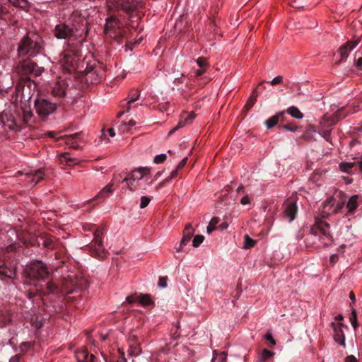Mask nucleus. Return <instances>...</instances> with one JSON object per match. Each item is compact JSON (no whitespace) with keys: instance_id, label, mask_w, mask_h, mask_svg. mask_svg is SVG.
<instances>
[{"instance_id":"nucleus-1","label":"nucleus","mask_w":362,"mask_h":362,"mask_svg":"<svg viewBox=\"0 0 362 362\" xmlns=\"http://www.w3.org/2000/svg\"><path fill=\"white\" fill-rule=\"evenodd\" d=\"M45 69L39 66L30 59H25L21 61L16 67L17 74L21 77V80L25 81L23 84L19 83L16 86V91L18 96L21 99H30V92L28 94L25 93V88L28 86L30 89L32 82L28 79V76L32 75L34 76H40L44 72Z\"/></svg>"},{"instance_id":"nucleus-2","label":"nucleus","mask_w":362,"mask_h":362,"mask_svg":"<svg viewBox=\"0 0 362 362\" xmlns=\"http://www.w3.org/2000/svg\"><path fill=\"white\" fill-rule=\"evenodd\" d=\"M151 169L148 167H139L129 172L122 179L127 187L132 191L146 189L151 182Z\"/></svg>"},{"instance_id":"nucleus-3","label":"nucleus","mask_w":362,"mask_h":362,"mask_svg":"<svg viewBox=\"0 0 362 362\" xmlns=\"http://www.w3.org/2000/svg\"><path fill=\"white\" fill-rule=\"evenodd\" d=\"M42 48L41 39L36 35L25 36L21 40L18 51L20 55L35 57Z\"/></svg>"},{"instance_id":"nucleus-4","label":"nucleus","mask_w":362,"mask_h":362,"mask_svg":"<svg viewBox=\"0 0 362 362\" xmlns=\"http://www.w3.org/2000/svg\"><path fill=\"white\" fill-rule=\"evenodd\" d=\"M311 232L315 236H319L325 245H329L332 241V235L329 233V224L320 218L315 219Z\"/></svg>"},{"instance_id":"nucleus-5","label":"nucleus","mask_w":362,"mask_h":362,"mask_svg":"<svg viewBox=\"0 0 362 362\" xmlns=\"http://www.w3.org/2000/svg\"><path fill=\"white\" fill-rule=\"evenodd\" d=\"M79 56L75 50L67 49L62 54L59 63L64 70L72 72L78 67Z\"/></svg>"},{"instance_id":"nucleus-6","label":"nucleus","mask_w":362,"mask_h":362,"mask_svg":"<svg viewBox=\"0 0 362 362\" xmlns=\"http://www.w3.org/2000/svg\"><path fill=\"white\" fill-rule=\"evenodd\" d=\"M26 272L31 279L45 281L48 278L49 272L45 264L40 261H34L28 266Z\"/></svg>"},{"instance_id":"nucleus-7","label":"nucleus","mask_w":362,"mask_h":362,"mask_svg":"<svg viewBox=\"0 0 362 362\" xmlns=\"http://www.w3.org/2000/svg\"><path fill=\"white\" fill-rule=\"evenodd\" d=\"M105 33L111 38H117L122 35V24L116 18L111 16L106 20Z\"/></svg>"},{"instance_id":"nucleus-8","label":"nucleus","mask_w":362,"mask_h":362,"mask_svg":"<svg viewBox=\"0 0 362 362\" xmlns=\"http://www.w3.org/2000/svg\"><path fill=\"white\" fill-rule=\"evenodd\" d=\"M37 113L42 117H47L54 112L57 108L55 103L45 98H37L35 100Z\"/></svg>"},{"instance_id":"nucleus-9","label":"nucleus","mask_w":362,"mask_h":362,"mask_svg":"<svg viewBox=\"0 0 362 362\" xmlns=\"http://www.w3.org/2000/svg\"><path fill=\"white\" fill-rule=\"evenodd\" d=\"M103 230L98 229L94 232V237L92 245L90 246V249L92 255L103 257L106 253V249L103 245L102 240Z\"/></svg>"},{"instance_id":"nucleus-10","label":"nucleus","mask_w":362,"mask_h":362,"mask_svg":"<svg viewBox=\"0 0 362 362\" xmlns=\"http://www.w3.org/2000/svg\"><path fill=\"white\" fill-rule=\"evenodd\" d=\"M17 175H24L25 179L23 180L27 182V185L29 187H33L37 185L43 177L44 173L42 170H38L36 171L30 170L28 172L23 173L18 171Z\"/></svg>"},{"instance_id":"nucleus-11","label":"nucleus","mask_w":362,"mask_h":362,"mask_svg":"<svg viewBox=\"0 0 362 362\" xmlns=\"http://www.w3.org/2000/svg\"><path fill=\"white\" fill-rule=\"evenodd\" d=\"M126 302L132 304L138 302L140 305L148 306L153 304L151 296L148 294H141L135 293L126 298Z\"/></svg>"},{"instance_id":"nucleus-12","label":"nucleus","mask_w":362,"mask_h":362,"mask_svg":"<svg viewBox=\"0 0 362 362\" xmlns=\"http://www.w3.org/2000/svg\"><path fill=\"white\" fill-rule=\"evenodd\" d=\"M54 35L57 39L69 40L73 37L74 31L67 25L60 23L55 26Z\"/></svg>"},{"instance_id":"nucleus-13","label":"nucleus","mask_w":362,"mask_h":362,"mask_svg":"<svg viewBox=\"0 0 362 362\" xmlns=\"http://www.w3.org/2000/svg\"><path fill=\"white\" fill-rule=\"evenodd\" d=\"M47 135L49 136H50V137L54 138L56 140H59V139L64 140L65 144L69 146V147L70 148L75 149V148H78V144L75 141V139L78 136L77 134H72V135L65 136H58V137H55V136L57 135V134L55 132H49L47 133Z\"/></svg>"},{"instance_id":"nucleus-14","label":"nucleus","mask_w":362,"mask_h":362,"mask_svg":"<svg viewBox=\"0 0 362 362\" xmlns=\"http://www.w3.org/2000/svg\"><path fill=\"white\" fill-rule=\"evenodd\" d=\"M297 211L298 207L295 202L287 201L284 204V213L285 216L288 218L289 222H291L296 218Z\"/></svg>"},{"instance_id":"nucleus-15","label":"nucleus","mask_w":362,"mask_h":362,"mask_svg":"<svg viewBox=\"0 0 362 362\" xmlns=\"http://www.w3.org/2000/svg\"><path fill=\"white\" fill-rule=\"evenodd\" d=\"M339 169L346 173H351L353 170H358L362 173V160L356 162H341L339 165Z\"/></svg>"},{"instance_id":"nucleus-16","label":"nucleus","mask_w":362,"mask_h":362,"mask_svg":"<svg viewBox=\"0 0 362 362\" xmlns=\"http://www.w3.org/2000/svg\"><path fill=\"white\" fill-rule=\"evenodd\" d=\"M67 86L64 80L58 79L52 86V93L54 96L62 97L65 95Z\"/></svg>"},{"instance_id":"nucleus-17","label":"nucleus","mask_w":362,"mask_h":362,"mask_svg":"<svg viewBox=\"0 0 362 362\" xmlns=\"http://www.w3.org/2000/svg\"><path fill=\"white\" fill-rule=\"evenodd\" d=\"M332 325L334 326V339L335 341L339 343L340 345H345V337L344 332L341 329L342 324L339 323L338 325H335L334 322H332Z\"/></svg>"},{"instance_id":"nucleus-18","label":"nucleus","mask_w":362,"mask_h":362,"mask_svg":"<svg viewBox=\"0 0 362 362\" xmlns=\"http://www.w3.org/2000/svg\"><path fill=\"white\" fill-rule=\"evenodd\" d=\"M136 4L134 1L130 0H123L119 4H117L115 5L112 8H115L117 10L121 8L122 10L126 12H130L134 11L136 8ZM110 8H112L111 5H109Z\"/></svg>"},{"instance_id":"nucleus-19","label":"nucleus","mask_w":362,"mask_h":362,"mask_svg":"<svg viewBox=\"0 0 362 362\" xmlns=\"http://www.w3.org/2000/svg\"><path fill=\"white\" fill-rule=\"evenodd\" d=\"M358 45L356 41H349L339 48V52L341 55V59H346L349 52H351Z\"/></svg>"},{"instance_id":"nucleus-20","label":"nucleus","mask_w":362,"mask_h":362,"mask_svg":"<svg viewBox=\"0 0 362 362\" xmlns=\"http://www.w3.org/2000/svg\"><path fill=\"white\" fill-rule=\"evenodd\" d=\"M117 180V176H114L113 180L110 182L108 185H107L105 187H103L99 193L95 196V198H100L102 199H105L107 198L110 194H111L114 189L112 188V186L114 185L113 181Z\"/></svg>"},{"instance_id":"nucleus-21","label":"nucleus","mask_w":362,"mask_h":362,"mask_svg":"<svg viewBox=\"0 0 362 362\" xmlns=\"http://www.w3.org/2000/svg\"><path fill=\"white\" fill-rule=\"evenodd\" d=\"M194 230L190 223L187 224L183 230V237L180 242V246L186 245L193 236Z\"/></svg>"},{"instance_id":"nucleus-22","label":"nucleus","mask_w":362,"mask_h":362,"mask_svg":"<svg viewBox=\"0 0 362 362\" xmlns=\"http://www.w3.org/2000/svg\"><path fill=\"white\" fill-rule=\"evenodd\" d=\"M285 116V111H281L276 113L275 115L269 117L265 121V124L268 129H272L277 124L280 119H283Z\"/></svg>"},{"instance_id":"nucleus-23","label":"nucleus","mask_w":362,"mask_h":362,"mask_svg":"<svg viewBox=\"0 0 362 362\" xmlns=\"http://www.w3.org/2000/svg\"><path fill=\"white\" fill-rule=\"evenodd\" d=\"M60 163L69 166L78 165L80 161L74 158H71L68 153H62L58 156Z\"/></svg>"},{"instance_id":"nucleus-24","label":"nucleus","mask_w":362,"mask_h":362,"mask_svg":"<svg viewBox=\"0 0 362 362\" xmlns=\"http://www.w3.org/2000/svg\"><path fill=\"white\" fill-rule=\"evenodd\" d=\"M140 94L135 93L129 97L127 103V111L129 112L132 109L135 108L138 105H141V101L139 102Z\"/></svg>"},{"instance_id":"nucleus-25","label":"nucleus","mask_w":362,"mask_h":362,"mask_svg":"<svg viewBox=\"0 0 362 362\" xmlns=\"http://www.w3.org/2000/svg\"><path fill=\"white\" fill-rule=\"evenodd\" d=\"M358 195L357 194L353 195L349 198L346 204V208L348 209L347 215H351L354 213L358 206Z\"/></svg>"},{"instance_id":"nucleus-26","label":"nucleus","mask_w":362,"mask_h":362,"mask_svg":"<svg viewBox=\"0 0 362 362\" xmlns=\"http://www.w3.org/2000/svg\"><path fill=\"white\" fill-rule=\"evenodd\" d=\"M227 354L225 351L218 353L217 351H214V356L211 362H226Z\"/></svg>"},{"instance_id":"nucleus-27","label":"nucleus","mask_w":362,"mask_h":362,"mask_svg":"<svg viewBox=\"0 0 362 362\" xmlns=\"http://www.w3.org/2000/svg\"><path fill=\"white\" fill-rule=\"evenodd\" d=\"M287 112L293 117L296 119H302L303 114L299 110V109L295 106L290 107L287 110Z\"/></svg>"},{"instance_id":"nucleus-28","label":"nucleus","mask_w":362,"mask_h":362,"mask_svg":"<svg viewBox=\"0 0 362 362\" xmlns=\"http://www.w3.org/2000/svg\"><path fill=\"white\" fill-rule=\"evenodd\" d=\"M219 222V218L218 217H213L206 228V231L208 233H211L213 230L216 229V224Z\"/></svg>"},{"instance_id":"nucleus-29","label":"nucleus","mask_w":362,"mask_h":362,"mask_svg":"<svg viewBox=\"0 0 362 362\" xmlns=\"http://www.w3.org/2000/svg\"><path fill=\"white\" fill-rule=\"evenodd\" d=\"M88 357V354L86 350H81L76 354V358L78 362H84Z\"/></svg>"},{"instance_id":"nucleus-30","label":"nucleus","mask_w":362,"mask_h":362,"mask_svg":"<svg viewBox=\"0 0 362 362\" xmlns=\"http://www.w3.org/2000/svg\"><path fill=\"white\" fill-rule=\"evenodd\" d=\"M244 248L249 249L252 248L255 246L256 241L251 238L248 235H245L244 237Z\"/></svg>"},{"instance_id":"nucleus-31","label":"nucleus","mask_w":362,"mask_h":362,"mask_svg":"<svg viewBox=\"0 0 362 362\" xmlns=\"http://www.w3.org/2000/svg\"><path fill=\"white\" fill-rule=\"evenodd\" d=\"M187 161V158H183L180 161V163L178 164V165L177 166V168L171 172V175H170V178H173V177H176L177 175L178 170L182 168L186 165Z\"/></svg>"},{"instance_id":"nucleus-32","label":"nucleus","mask_w":362,"mask_h":362,"mask_svg":"<svg viewBox=\"0 0 362 362\" xmlns=\"http://www.w3.org/2000/svg\"><path fill=\"white\" fill-rule=\"evenodd\" d=\"M319 134L328 142H331V129H320Z\"/></svg>"},{"instance_id":"nucleus-33","label":"nucleus","mask_w":362,"mask_h":362,"mask_svg":"<svg viewBox=\"0 0 362 362\" xmlns=\"http://www.w3.org/2000/svg\"><path fill=\"white\" fill-rule=\"evenodd\" d=\"M256 101H257L256 99H253L251 98H250L247 100V101L243 110V111L245 112V115H246L247 112L249 111L253 107V105L255 104Z\"/></svg>"},{"instance_id":"nucleus-34","label":"nucleus","mask_w":362,"mask_h":362,"mask_svg":"<svg viewBox=\"0 0 362 362\" xmlns=\"http://www.w3.org/2000/svg\"><path fill=\"white\" fill-rule=\"evenodd\" d=\"M136 125V122L134 121H129L128 123H124L120 125V130L123 132H129L130 128L134 127Z\"/></svg>"},{"instance_id":"nucleus-35","label":"nucleus","mask_w":362,"mask_h":362,"mask_svg":"<svg viewBox=\"0 0 362 362\" xmlns=\"http://www.w3.org/2000/svg\"><path fill=\"white\" fill-rule=\"evenodd\" d=\"M273 352L271 351H269L266 349H263L262 354H261V362H264L267 359H269L270 357L273 356Z\"/></svg>"},{"instance_id":"nucleus-36","label":"nucleus","mask_w":362,"mask_h":362,"mask_svg":"<svg viewBox=\"0 0 362 362\" xmlns=\"http://www.w3.org/2000/svg\"><path fill=\"white\" fill-rule=\"evenodd\" d=\"M11 320L8 315L1 313H0V327L6 325Z\"/></svg>"},{"instance_id":"nucleus-37","label":"nucleus","mask_w":362,"mask_h":362,"mask_svg":"<svg viewBox=\"0 0 362 362\" xmlns=\"http://www.w3.org/2000/svg\"><path fill=\"white\" fill-rule=\"evenodd\" d=\"M204 240V237L202 235H197L193 239V246L194 247H199Z\"/></svg>"},{"instance_id":"nucleus-38","label":"nucleus","mask_w":362,"mask_h":362,"mask_svg":"<svg viewBox=\"0 0 362 362\" xmlns=\"http://www.w3.org/2000/svg\"><path fill=\"white\" fill-rule=\"evenodd\" d=\"M281 128L294 132L298 129V127L293 123H288L281 126Z\"/></svg>"},{"instance_id":"nucleus-39","label":"nucleus","mask_w":362,"mask_h":362,"mask_svg":"<svg viewBox=\"0 0 362 362\" xmlns=\"http://www.w3.org/2000/svg\"><path fill=\"white\" fill-rule=\"evenodd\" d=\"M107 132L108 133V135L110 136V137H114L115 136V129L113 128H110L108 129L107 131H105L103 130V132H102V136L104 139H107L108 140V139L107 138Z\"/></svg>"},{"instance_id":"nucleus-40","label":"nucleus","mask_w":362,"mask_h":362,"mask_svg":"<svg viewBox=\"0 0 362 362\" xmlns=\"http://www.w3.org/2000/svg\"><path fill=\"white\" fill-rule=\"evenodd\" d=\"M150 198L146 196H143L141 198V203H140V208L144 209L145 208L150 202Z\"/></svg>"},{"instance_id":"nucleus-41","label":"nucleus","mask_w":362,"mask_h":362,"mask_svg":"<svg viewBox=\"0 0 362 362\" xmlns=\"http://www.w3.org/2000/svg\"><path fill=\"white\" fill-rule=\"evenodd\" d=\"M197 62L200 68L206 69L207 65L206 59L204 57H199L197 60Z\"/></svg>"},{"instance_id":"nucleus-42","label":"nucleus","mask_w":362,"mask_h":362,"mask_svg":"<svg viewBox=\"0 0 362 362\" xmlns=\"http://www.w3.org/2000/svg\"><path fill=\"white\" fill-rule=\"evenodd\" d=\"M283 81V77L281 76H278L275 77L272 81H270V84L272 86H276L277 84L281 83Z\"/></svg>"},{"instance_id":"nucleus-43","label":"nucleus","mask_w":362,"mask_h":362,"mask_svg":"<svg viewBox=\"0 0 362 362\" xmlns=\"http://www.w3.org/2000/svg\"><path fill=\"white\" fill-rule=\"evenodd\" d=\"M45 286L50 292H54L57 289L56 285L52 282L46 283Z\"/></svg>"},{"instance_id":"nucleus-44","label":"nucleus","mask_w":362,"mask_h":362,"mask_svg":"<svg viewBox=\"0 0 362 362\" xmlns=\"http://www.w3.org/2000/svg\"><path fill=\"white\" fill-rule=\"evenodd\" d=\"M167 276H160V287L165 288L167 286Z\"/></svg>"},{"instance_id":"nucleus-45","label":"nucleus","mask_w":362,"mask_h":362,"mask_svg":"<svg viewBox=\"0 0 362 362\" xmlns=\"http://www.w3.org/2000/svg\"><path fill=\"white\" fill-rule=\"evenodd\" d=\"M265 339L269 341L272 345L276 344V341H275L274 339L273 338L272 334L271 333H267L265 335Z\"/></svg>"},{"instance_id":"nucleus-46","label":"nucleus","mask_w":362,"mask_h":362,"mask_svg":"<svg viewBox=\"0 0 362 362\" xmlns=\"http://www.w3.org/2000/svg\"><path fill=\"white\" fill-rule=\"evenodd\" d=\"M356 321H357L356 311L355 309H352L351 315V317H350V322L351 323L352 322H356Z\"/></svg>"},{"instance_id":"nucleus-47","label":"nucleus","mask_w":362,"mask_h":362,"mask_svg":"<svg viewBox=\"0 0 362 362\" xmlns=\"http://www.w3.org/2000/svg\"><path fill=\"white\" fill-rule=\"evenodd\" d=\"M250 199L249 197H247V195H245L244 196L241 200H240V203L241 204L243 205H246V204H250Z\"/></svg>"},{"instance_id":"nucleus-48","label":"nucleus","mask_w":362,"mask_h":362,"mask_svg":"<svg viewBox=\"0 0 362 362\" xmlns=\"http://www.w3.org/2000/svg\"><path fill=\"white\" fill-rule=\"evenodd\" d=\"M345 361L346 362H358L356 358L353 355L348 356L346 358Z\"/></svg>"},{"instance_id":"nucleus-49","label":"nucleus","mask_w":362,"mask_h":362,"mask_svg":"<svg viewBox=\"0 0 362 362\" xmlns=\"http://www.w3.org/2000/svg\"><path fill=\"white\" fill-rule=\"evenodd\" d=\"M206 71V69L200 68V69H198L196 71V76H200L202 74H204Z\"/></svg>"},{"instance_id":"nucleus-50","label":"nucleus","mask_w":362,"mask_h":362,"mask_svg":"<svg viewBox=\"0 0 362 362\" xmlns=\"http://www.w3.org/2000/svg\"><path fill=\"white\" fill-rule=\"evenodd\" d=\"M338 260V256L337 255H332L329 257V261L332 263L337 262Z\"/></svg>"},{"instance_id":"nucleus-51","label":"nucleus","mask_w":362,"mask_h":362,"mask_svg":"<svg viewBox=\"0 0 362 362\" xmlns=\"http://www.w3.org/2000/svg\"><path fill=\"white\" fill-rule=\"evenodd\" d=\"M19 361H20V356L18 355H16L11 358L9 362H19Z\"/></svg>"},{"instance_id":"nucleus-52","label":"nucleus","mask_w":362,"mask_h":362,"mask_svg":"<svg viewBox=\"0 0 362 362\" xmlns=\"http://www.w3.org/2000/svg\"><path fill=\"white\" fill-rule=\"evenodd\" d=\"M257 95H258L257 90L255 89V90H253V91L251 94V96L250 98L257 100Z\"/></svg>"},{"instance_id":"nucleus-53","label":"nucleus","mask_w":362,"mask_h":362,"mask_svg":"<svg viewBox=\"0 0 362 362\" xmlns=\"http://www.w3.org/2000/svg\"><path fill=\"white\" fill-rule=\"evenodd\" d=\"M356 66L357 67L362 70V57H360L358 60H357V62H356Z\"/></svg>"},{"instance_id":"nucleus-54","label":"nucleus","mask_w":362,"mask_h":362,"mask_svg":"<svg viewBox=\"0 0 362 362\" xmlns=\"http://www.w3.org/2000/svg\"><path fill=\"white\" fill-rule=\"evenodd\" d=\"M228 224L226 223V222H224V223H222L220 226H219V228L222 230H224V229H226L228 228Z\"/></svg>"},{"instance_id":"nucleus-55","label":"nucleus","mask_w":362,"mask_h":362,"mask_svg":"<svg viewBox=\"0 0 362 362\" xmlns=\"http://www.w3.org/2000/svg\"><path fill=\"white\" fill-rule=\"evenodd\" d=\"M344 206L343 203L338 204L336 206V209H334L335 211H340Z\"/></svg>"},{"instance_id":"nucleus-56","label":"nucleus","mask_w":362,"mask_h":362,"mask_svg":"<svg viewBox=\"0 0 362 362\" xmlns=\"http://www.w3.org/2000/svg\"><path fill=\"white\" fill-rule=\"evenodd\" d=\"M194 118V116L193 115H190L188 116V117L186 119V122L191 123Z\"/></svg>"},{"instance_id":"nucleus-57","label":"nucleus","mask_w":362,"mask_h":362,"mask_svg":"<svg viewBox=\"0 0 362 362\" xmlns=\"http://www.w3.org/2000/svg\"><path fill=\"white\" fill-rule=\"evenodd\" d=\"M165 154H160V163L164 162L166 160Z\"/></svg>"},{"instance_id":"nucleus-58","label":"nucleus","mask_w":362,"mask_h":362,"mask_svg":"<svg viewBox=\"0 0 362 362\" xmlns=\"http://www.w3.org/2000/svg\"><path fill=\"white\" fill-rule=\"evenodd\" d=\"M349 298L352 300L353 303L355 301V294L353 291H351L349 293Z\"/></svg>"},{"instance_id":"nucleus-59","label":"nucleus","mask_w":362,"mask_h":362,"mask_svg":"<svg viewBox=\"0 0 362 362\" xmlns=\"http://www.w3.org/2000/svg\"><path fill=\"white\" fill-rule=\"evenodd\" d=\"M351 325L353 327V328L354 329V330H356L358 327V322L356 321V322H352L351 323Z\"/></svg>"},{"instance_id":"nucleus-60","label":"nucleus","mask_w":362,"mask_h":362,"mask_svg":"<svg viewBox=\"0 0 362 362\" xmlns=\"http://www.w3.org/2000/svg\"><path fill=\"white\" fill-rule=\"evenodd\" d=\"M237 192L238 193H240V192H244V187L243 186H240L238 189H237Z\"/></svg>"},{"instance_id":"nucleus-61","label":"nucleus","mask_w":362,"mask_h":362,"mask_svg":"<svg viewBox=\"0 0 362 362\" xmlns=\"http://www.w3.org/2000/svg\"><path fill=\"white\" fill-rule=\"evenodd\" d=\"M343 319H344V317L342 315H339L336 317V320L338 321H341V320H343Z\"/></svg>"},{"instance_id":"nucleus-62","label":"nucleus","mask_w":362,"mask_h":362,"mask_svg":"<svg viewBox=\"0 0 362 362\" xmlns=\"http://www.w3.org/2000/svg\"><path fill=\"white\" fill-rule=\"evenodd\" d=\"M153 161L155 163H158V155L154 156Z\"/></svg>"},{"instance_id":"nucleus-63","label":"nucleus","mask_w":362,"mask_h":362,"mask_svg":"<svg viewBox=\"0 0 362 362\" xmlns=\"http://www.w3.org/2000/svg\"><path fill=\"white\" fill-rule=\"evenodd\" d=\"M8 1L14 5H17L18 4V0H8Z\"/></svg>"},{"instance_id":"nucleus-64","label":"nucleus","mask_w":362,"mask_h":362,"mask_svg":"<svg viewBox=\"0 0 362 362\" xmlns=\"http://www.w3.org/2000/svg\"><path fill=\"white\" fill-rule=\"evenodd\" d=\"M107 337V336L106 334H105V335H101L100 339H101L103 341H105V340H106Z\"/></svg>"}]
</instances>
